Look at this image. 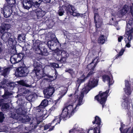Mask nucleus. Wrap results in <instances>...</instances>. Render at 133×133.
Returning <instances> with one entry per match:
<instances>
[{
  "mask_svg": "<svg viewBox=\"0 0 133 133\" xmlns=\"http://www.w3.org/2000/svg\"><path fill=\"white\" fill-rule=\"evenodd\" d=\"M59 8V9L57 13L59 16H62L63 15L64 13L65 10L61 6H60Z\"/></svg>",
  "mask_w": 133,
  "mask_h": 133,
  "instance_id": "nucleus-32",
  "label": "nucleus"
},
{
  "mask_svg": "<svg viewBox=\"0 0 133 133\" xmlns=\"http://www.w3.org/2000/svg\"><path fill=\"white\" fill-rule=\"evenodd\" d=\"M124 51L125 50L122 49L118 54L115 56L114 57L115 59H117L120 56H122L123 55Z\"/></svg>",
  "mask_w": 133,
  "mask_h": 133,
  "instance_id": "nucleus-36",
  "label": "nucleus"
},
{
  "mask_svg": "<svg viewBox=\"0 0 133 133\" xmlns=\"http://www.w3.org/2000/svg\"><path fill=\"white\" fill-rule=\"evenodd\" d=\"M55 88L53 87L49 86L46 89L44 94L47 95L45 96L46 98H49L52 96L55 92Z\"/></svg>",
  "mask_w": 133,
  "mask_h": 133,
  "instance_id": "nucleus-13",
  "label": "nucleus"
},
{
  "mask_svg": "<svg viewBox=\"0 0 133 133\" xmlns=\"http://www.w3.org/2000/svg\"><path fill=\"white\" fill-rule=\"evenodd\" d=\"M34 96L33 94L32 95H31L28 96V98L31 100L32 99L34 98Z\"/></svg>",
  "mask_w": 133,
  "mask_h": 133,
  "instance_id": "nucleus-57",
  "label": "nucleus"
},
{
  "mask_svg": "<svg viewBox=\"0 0 133 133\" xmlns=\"http://www.w3.org/2000/svg\"><path fill=\"white\" fill-rule=\"evenodd\" d=\"M105 36L103 35H101L99 37L98 42V43L102 44L104 43L106 41L105 38Z\"/></svg>",
  "mask_w": 133,
  "mask_h": 133,
  "instance_id": "nucleus-30",
  "label": "nucleus"
},
{
  "mask_svg": "<svg viewBox=\"0 0 133 133\" xmlns=\"http://www.w3.org/2000/svg\"><path fill=\"white\" fill-rule=\"evenodd\" d=\"M31 120V118L28 116L24 115L22 119V122L26 123L27 122H29Z\"/></svg>",
  "mask_w": 133,
  "mask_h": 133,
  "instance_id": "nucleus-33",
  "label": "nucleus"
},
{
  "mask_svg": "<svg viewBox=\"0 0 133 133\" xmlns=\"http://www.w3.org/2000/svg\"><path fill=\"white\" fill-rule=\"evenodd\" d=\"M12 68L11 67H8L4 69L2 71L1 75L3 76L4 77L6 78L7 77L9 73L10 68Z\"/></svg>",
  "mask_w": 133,
  "mask_h": 133,
  "instance_id": "nucleus-24",
  "label": "nucleus"
},
{
  "mask_svg": "<svg viewBox=\"0 0 133 133\" xmlns=\"http://www.w3.org/2000/svg\"><path fill=\"white\" fill-rule=\"evenodd\" d=\"M3 48V44L0 41V53L2 51Z\"/></svg>",
  "mask_w": 133,
  "mask_h": 133,
  "instance_id": "nucleus-53",
  "label": "nucleus"
},
{
  "mask_svg": "<svg viewBox=\"0 0 133 133\" xmlns=\"http://www.w3.org/2000/svg\"><path fill=\"white\" fill-rule=\"evenodd\" d=\"M36 111L37 112H38L40 113L41 114H43V112L45 111V109L43 107L40 106V105L39 106L36 107Z\"/></svg>",
  "mask_w": 133,
  "mask_h": 133,
  "instance_id": "nucleus-34",
  "label": "nucleus"
},
{
  "mask_svg": "<svg viewBox=\"0 0 133 133\" xmlns=\"http://www.w3.org/2000/svg\"><path fill=\"white\" fill-rule=\"evenodd\" d=\"M62 119L61 117V116L59 115L58 116L55 117V118L51 122L53 124L55 122H56L55 124V125H56L58 123L59 124L60 123Z\"/></svg>",
  "mask_w": 133,
  "mask_h": 133,
  "instance_id": "nucleus-28",
  "label": "nucleus"
},
{
  "mask_svg": "<svg viewBox=\"0 0 133 133\" xmlns=\"http://www.w3.org/2000/svg\"><path fill=\"white\" fill-rule=\"evenodd\" d=\"M84 80L81 79L80 80L79 79L77 78L76 81V86L78 87L79 88L81 84L83 83L84 82Z\"/></svg>",
  "mask_w": 133,
  "mask_h": 133,
  "instance_id": "nucleus-42",
  "label": "nucleus"
},
{
  "mask_svg": "<svg viewBox=\"0 0 133 133\" xmlns=\"http://www.w3.org/2000/svg\"><path fill=\"white\" fill-rule=\"evenodd\" d=\"M124 91L126 94L128 95H130L131 93V84L129 81L127 80L125 81V88Z\"/></svg>",
  "mask_w": 133,
  "mask_h": 133,
  "instance_id": "nucleus-15",
  "label": "nucleus"
},
{
  "mask_svg": "<svg viewBox=\"0 0 133 133\" xmlns=\"http://www.w3.org/2000/svg\"><path fill=\"white\" fill-rule=\"evenodd\" d=\"M97 57H96L94 59H92V62L91 63H90L89 64V65L90 64H92V63H93L94 62V61L95 60V59H97Z\"/></svg>",
  "mask_w": 133,
  "mask_h": 133,
  "instance_id": "nucleus-61",
  "label": "nucleus"
},
{
  "mask_svg": "<svg viewBox=\"0 0 133 133\" xmlns=\"http://www.w3.org/2000/svg\"><path fill=\"white\" fill-rule=\"evenodd\" d=\"M81 95L80 96L78 100V104H77L76 106H80L82 105V101L83 99V97L84 96L82 95L81 94Z\"/></svg>",
  "mask_w": 133,
  "mask_h": 133,
  "instance_id": "nucleus-40",
  "label": "nucleus"
},
{
  "mask_svg": "<svg viewBox=\"0 0 133 133\" xmlns=\"http://www.w3.org/2000/svg\"><path fill=\"white\" fill-rule=\"evenodd\" d=\"M65 72H68L70 74L72 77H73V76L75 74V72L71 68L66 70Z\"/></svg>",
  "mask_w": 133,
  "mask_h": 133,
  "instance_id": "nucleus-41",
  "label": "nucleus"
},
{
  "mask_svg": "<svg viewBox=\"0 0 133 133\" xmlns=\"http://www.w3.org/2000/svg\"><path fill=\"white\" fill-rule=\"evenodd\" d=\"M49 100L48 99H44L42 101L41 103L40 104V106L44 108L48 104Z\"/></svg>",
  "mask_w": 133,
  "mask_h": 133,
  "instance_id": "nucleus-31",
  "label": "nucleus"
},
{
  "mask_svg": "<svg viewBox=\"0 0 133 133\" xmlns=\"http://www.w3.org/2000/svg\"><path fill=\"white\" fill-rule=\"evenodd\" d=\"M8 82L7 80L5 78H3L2 81L1 83L3 84H6Z\"/></svg>",
  "mask_w": 133,
  "mask_h": 133,
  "instance_id": "nucleus-51",
  "label": "nucleus"
},
{
  "mask_svg": "<svg viewBox=\"0 0 133 133\" xmlns=\"http://www.w3.org/2000/svg\"><path fill=\"white\" fill-rule=\"evenodd\" d=\"M65 108L66 110L70 114H72L74 112V110L72 105H65L63 108Z\"/></svg>",
  "mask_w": 133,
  "mask_h": 133,
  "instance_id": "nucleus-26",
  "label": "nucleus"
},
{
  "mask_svg": "<svg viewBox=\"0 0 133 133\" xmlns=\"http://www.w3.org/2000/svg\"><path fill=\"white\" fill-rule=\"evenodd\" d=\"M17 112L18 114L19 115H25L26 114V111L25 110H23L22 109L20 108L18 110Z\"/></svg>",
  "mask_w": 133,
  "mask_h": 133,
  "instance_id": "nucleus-37",
  "label": "nucleus"
},
{
  "mask_svg": "<svg viewBox=\"0 0 133 133\" xmlns=\"http://www.w3.org/2000/svg\"><path fill=\"white\" fill-rule=\"evenodd\" d=\"M51 66L54 68H58L59 67V65L56 63H51Z\"/></svg>",
  "mask_w": 133,
  "mask_h": 133,
  "instance_id": "nucleus-50",
  "label": "nucleus"
},
{
  "mask_svg": "<svg viewBox=\"0 0 133 133\" xmlns=\"http://www.w3.org/2000/svg\"><path fill=\"white\" fill-rule=\"evenodd\" d=\"M36 53L41 55L44 56H47L48 54V52L47 49L44 47L41 48L38 51L36 52Z\"/></svg>",
  "mask_w": 133,
  "mask_h": 133,
  "instance_id": "nucleus-23",
  "label": "nucleus"
},
{
  "mask_svg": "<svg viewBox=\"0 0 133 133\" xmlns=\"http://www.w3.org/2000/svg\"><path fill=\"white\" fill-rule=\"evenodd\" d=\"M78 87H77V89H76L75 90V92L74 94V95H75V96H77V93H78L79 90H78Z\"/></svg>",
  "mask_w": 133,
  "mask_h": 133,
  "instance_id": "nucleus-55",
  "label": "nucleus"
},
{
  "mask_svg": "<svg viewBox=\"0 0 133 133\" xmlns=\"http://www.w3.org/2000/svg\"><path fill=\"white\" fill-rule=\"evenodd\" d=\"M4 118V114L2 112H0V123H2L3 121Z\"/></svg>",
  "mask_w": 133,
  "mask_h": 133,
  "instance_id": "nucleus-45",
  "label": "nucleus"
},
{
  "mask_svg": "<svg viewBox=\"0 0 133 133\" xmlns=\"http://www.w3.org/2000/svg\"><path fill=\"white\" fill-rule=\"evenodd\" d=\"M102 78L103 81L104 82H105L106 81L108 82V84L109 88L110 87V85L114 83V81L113 82L112 80L111 81V78L108 75H104L102 76Z\"/></svg>",
  "mask_w": 133,
  "mask_h": 133,
  "instance_id": "nucleus-21",
  "label": "nucleus"
},
{
  "mask_svg": "<svg viewBox=\"0 0 133 133\" xmlns=\"http://www.w3.org/2000/svg\"><path fill=\"white\" fill-rule=\"evenodd\" d=\"M7 46L9 47H12L14 46L16 44L17 42L14 38H10L7 41Z\"/></svg>",
  "mask_w": 133,
  "mask_h": 133,
  "instance_id": "nucleus-25",
  "label": "nucleus"
},
{
  "mask_svg": "<svg viewBox=\"0 0 133 133\" xmlns=\"http://www.w3.org/2000/svg\"><path fill=\"white\" fill-rule=\"evenodd\" d=\"M59 115L64 120H66L67 118H69L72 116L64 108L62 110V113Z\"/></svg>",
  "mask_w": 133,
  "mask_h": 133,
  "instance_id": "nucleus-12",
  "label": "nucleus"
},
{
  "mask_svg": "<svg viewBox=\"0 0 133 133\" xmlns=\"http://www.w3.org/2000/svg\"><path fill=\"white\" fill-rule=\"evenodd\" d=\"M93 124H96L97 126L95 127L93 130V133H97V130H98V133H100V128L102 124H101V120L100 118L96 116L95 117V119L92 122Z\"/></svg>",
  "mask_w": 133,
  "mask_h": 133,
  "instance_id": "nucleus-7",
  "label": "nucleus"
},
{
  "mask_svg": "<svg viewBox=\"0 0 133 133\" xmlns=\"http://www.w3.org/2000/svg\"><path fill=\"white\" fill-rule=\"evenodd\" d=\"M29 71L28 68L26 66H21L16 69L15 75L18 77H24L26 76Z\"/></svg>",
  "mask_w": 133,
  "mask_h": 133,
  "instance_id": "nucleus-5",
  "label": "nucleus"
},
{
  "mask_svg": "<svg viewBox=\"0 0 133 133\" xmlns=\"http://www.w3.org/2000/svg\"><path fill=\"white\" fill-rule=\"evenodd\" d=\"M11 27L10 24L3 23L0 26V33L2 34L5 33L6 30H8Z\"/></svg>",
  "mask_w": 133,
  "mask_h": 133,
  "instance_id": "nucleus-14",
  "label": "nucleus"
},
{
  "mask_svg": "<svg viewBox=\"0 0 133 133\" xmlns=\"http://www.w3.org/2000/svg\"><path fill=\"white\" fill-rule=\"evenodd\" d=\"M47 45L49 49L52 51L55 50V49L53 48L54 46H57L56 48L61 46V44L57 39L49 41L47 43Z\"/></svg>",
  "mask_w": 133,
  "mask_h": 133,
  "instance_id": "nucleus-8",
  "label": "nucleus"
},
{
  "mask_svg": "<svg viewBox=\"0 0 133 133\" xmlns=\"http://www.w3.org/2000/svg\"><path fill=\"white\" fill-rule=\"evenodd\" d=\"M55 125H55V124L54 126H52L51 128H49V131H52V130H53L55 126Z\"/></svg>",
  "mask_w": 133,
  "mask_h": 133,
  "instance_id": "nucleus-59",
  "label": "nucleus"
},
{
  "mask_svg": "<svg viewBox=\"0 0 133 133\" xmlns=\"http://www.w3.org/2000/svg\"><path fill=\"white\" fill-rule=\"evenodd\" d=\"M6 4H5L3 7L1 8V12L3 14L4 17L7 18L9 17L12 13L13 9L15 8L16 0L6 1Z\"/></svg>",
  "mask_w": 133,
  "mask_h": 133,
  "instance_id": "nucleus-1",
  "label": "nucleus"
},
{
  "mask_svg": "<svg viewBox=\"0 0 133 133\" xmlns=\"http://www.w3.org/2000/svg\"><path fill=\"white\" fill-rule=\"evenodd\" d=\"M33 54L31 52H29L27 56L29 58L31 59H33Z\"/></svg>",
  "mask_w": 133,
  "mask_h": 133,
  "instance_id": "nucleus-54",
  "label": "nucleus"
},
{
  "mask_svg": "<svg viewBox=\"0 0 133 133\" xmlns=\"http://www.w3.org/2000/svg\"><path fill=\"white\" fill-rule=\"evenodd\" d=\"M18 39L19 42H21L25 40V38L24 35L20 34L18 37Z\"/></svg>",
  "mask_w": 133,
  "mask_h": 133,
  "instance_id": "nucleus-38",
  "label": "nucleus"
},
{
  "mask_svg": "<svg viewBox=\"0 0 133 133\" xmlns=\"http://www.w3.org/2000/svg\"><path fill=\"white\" fill-rule=\"evenodd\" d=\"M124 102L122 106L124 107V109L125 110L127 109L128 111L130 107V103H129V101L128 98L126 97L124 99Z\"/></svg>",
  "mask_w": 133,
  "mask_h": 133,
  "instance_id": "nucleus-22",
  "label": "nucleus"
},
{
  "mask_svg": "<svg viewBox=\"0 0 133 133\" xmlns=\"http://www.w3.org/2000/svg\"><path fill=\"white\" fill-rule=\"evenodd\" d=\"M129 10L128 6L125 4L123 6L122 9L120 10L118 12V15L119 16L122 17Z\"/></svg>",
  "mask_w": 133,
  "mask_h": 133,
  "instance_id": "nucleus-16",
  "label": "nucleus"
},
{
  "mask_svg": "<svg viewBox=\"0 0 133 133\" xmlns=\"http://www.w3.org/2000/svg\"><path fill=\"white\" fill-rule=\"evenodd\" d=\"M47 77L48 78H49L48 79L50 80L49 81L52 82L53 80H54V79L53 78V76H52L50 75H48L47 76Z\"/></svg>",
  "mask_w": 133,
  "mask_h": 133,
  "instance_id": "nucleus-52",
  "label": "nucleus"
},
{
  "mask_svg": "<svg viewBox=\"0 0 133 133\" xmlns=\"http://www.w3.org/2000/svg\"><path fill=\"white\" fill-rule=\"evenodd\" d=\"M18 83L19 84V85L24 86H26V85L25 81L23 80H21L20 81H19L18 82Z\"/></svg>",
  "mask_w": 133,
  "mask_h": 133,
  "instance_id": "nucleus-49",
  "label": "nucleus"
},
{
  "mask_svg": "<svg viewBox=\"0 0 133 133\" xmlns=\"http://www.w3.org/2000/svg\"><path fill=\"white\" fill-rule=\"evenodd\" d=\"M11 34L9 32H5L2 34L1 36V38L4 42V43H6L9 39L10 38Z\"/></svg>",
  "mask_w": 133,
  "mask_h": 133,
  "instance_id": "nucleus-19",
  "label": "nucleus"
},
{
  "mask_svg": "<svg viewBox=\"0 0 133 133\" xmlns=\"http://www.w3.org/2000/svg\"><path fill=\"white\" fill-rule=\"evenodd\" d=\"M11 95V93L8 91H5L4 94L2 96L5 99L6 98L7 96H9Z\"/></svg>",
  "mask_w": 133,
  "mask_h": 133,
  "instance_id": "nucleus-46",
  "label": "nucleus"
},
{
  "mask_svg": "<svg viewBox=\"0 0 133 133\" xmlns=\"http://www.w3.org/2000/svg\"><path fill=\"white\" fill-rule=\"evenodd\" d=\"M92 75V74H91L90 72H89L86 76H85L83 74L79 77L78 78V79L80 80H84V82H85V80L87 79L88 77H89L90 76H91Z\"/></svg>",
  "mask_w": 133,
  "mask_h": 133,
  "instance_id": "nucleus-29",
  "label": "nucleus"
},
{
  "mask_svg": "<svg viewBox=\"0 0 133 133\" xmlns=\"http://www.w3.org/2000/svg\"><path fill=\"white\" fill-rule=\"evenodd\" d=\"M55 108V105H53L50 108L48 111L49 115V114H50L52 112L54 111Z\"/></svg>",
  "mask_w": 133,
  "mask_h": 133,
  "instance_id": "nucleus-48",
  "label": "nucleus"
},
{
  "mask_svg": "<svg viewBox=\"0 0 133 133\" xmlns=\"http://www.w3.org/2000/svg\"><path fill=\"white\" fill-rule=\"evenodd\" d=\"M49 98H48V99L49 100V101H50L51 102L52 101V100L51 99Z\"/></svg>",
  "mask_w": 133,
  "mask_h": 133,
  "instance_id": "nucleus-63",
  "label": "nucleus"
},
{
  "mask_svg": "<svg viewBox=\"0 0 133 133\" xmlns=\"http://www.w3.org/2000/svg\"><path fill=\"white\" fill-rule=\"evenodd\" d=\"M2 109H6L9 107V105L7 103H5L3 102V103L2 104Z\"/></svg>",
  "mask_w": 133,
  "mask_h": 133,
  "instance_id": "nucleus-44",
  "label": "nucleus"
},
{
  "mask_svg": "<svg viewBox=\"0 0 133 133\" xmlns=\"http://www.w3.org/2000/svg\"><path fill=\"white\" fill-rule=\"evenodd\" d=\"M98 9L96 8H94L93 12L94 14V19L96 27V32L99 31L101 26L103 24V22L98 12Z\"/></svg>",
  "mask_w": 133,
  "mask_h": 133,
  "instance_id": "nucleus-3",
  "label": "nucleus"
},
{
  "mask_svg": "<svg viewBox=\"0 0 133 133\" xmlns=\"http://www.w3.org/2000/svg\"><path fill=\"white\" fill-rule=\"evenodd\" d=\"M45 3H49L51 1V0H42V2Z\"/></svg>",
  "mask_w": 133,
  "mask_h": 133,
  "instance_id": "nucleus-58",
  "label": "nucleus"
},
{
  "mask_svg": "<svg viewBox=\"0 0 133 133\" xmlns=\"http://www.w3.org/2000/svg\"><path fill=\"white\" fill-rule=\"evenodd\" d=\"M75 9L74 8V10H71V13L69 14L72 15L74 16H79L80 15L79 14L75 12Z\"/></svg>",
  "mask_w": 133,
  "mask_h": 133,
  "instance_id": "nucleus-43",
  "label": "nucleus"
},
{
  "mask_svg": "<svg viewBox=\"0 0 133 133\" xmlns=\"http://www.w3.org/2000/svg\"><path fill=\"white\" fill-rule=\"evenodd\" d=\"M25 56V54L23 53H16L11 56L10 61L12 64L17 63L24 58Z\"/></svg>",
  "mask_w": 133,
  "mask_h": 133,
  "instance_id": "nucleus-6",
  "label": "nucleus"
},
{
  "mask_svg": "<svg viewBox=\"0 0 133 133\" xmlns=\"http://www.w3.org/2000/svg\"><path fill=\"white\" fill-rule=\"evenodd\" d=\"M34 6L36 8H38L42 2V0H31Z\"/></svg>",
  "mask_w": 133,
  "mask_h": 133,
  "instance_id": "nucleus-27",
  "label": "nucleus"
},
{
  "mask_svg": "<svg viewBox=\"0 0 133 133\" xmlns=\"http://www.w3.org/2000/svg\"><path fill=\"white\" fill-rule=\"evenodd\" d=\"M68 14H70L71 10H74V7L66 1H63V4L61 6Z\"/></svg>",
  "mask_w": 133,
  "mask_h": 133,
  "instance_id": "nucleus-10",
  "label": "nucleus"
},
{
  "mask_svg": "<svg viewBox=\"0 0 133 133\" xmlns=\"http://www.w3.org/2000/svg\"><path fill=\"white\" fill-rule=\"evenodd\" d=\"M15 85L16 84L14 82H11L8 83L7 86L9 87L10 89L12 90L15 87Z\"/></svg>",
  "mask_w": 133,
  "mask_h": 133,
  "instance_id": "nucleus-39",
  "label": "nucleus"
},
{
  "mask_svg": "<svg viewBox=\"0 0 133 133\" xmlns=\"http://www.w3.org/2000/svg\"><path fill=\"white\" fill-rule=\"evenodd\" d=\"M41 43V41L39 40H36L35 42L33 43L32 48L33 50L35 52H36L40 49V45Z\"/></svg>",
  "mask_w": 133,
  "mask_h": 133,
  "instance_id": "nucleus-18",
  "label": "nucleus"
},
{
  "mask_svg": "<svg viewBox=\"0 0 133 133\" xmlns=\"http://www.w3.org/2000/svg\"><path fill=\"white\" fill-rule=\"evenodd\" d=\"M52 124H53L52 123V122H51V123L46 124L44 126V130H47L51 126V125Z\"/></svg>",
  "mask_w": 133,
  "mask_h": 133,
  "instance_id": "nucleus-47",
  "label": "nucleus"
},
{
  "mask_svg": "<svg viewBox=\"0 0 133 133\" xmlns=\"http://www.w3.org/2000/svg\"><path fill=\"white\" fill-rule=\"evenodd\" d=\"M36 9V15L38 19H40L44 16L45 14V12L41 9Z\"/></svg>",
  "mask_w": 133,
  "mask_h": 133,
  "instance_id": "nucleus-17",
  "label": "nucleus"
},
{
  "mask_svg": "<svg viewBox=\"0 0 133 133\" xmlns=\"http://www.w3.org/2000/svg\"><path fill=\"white\" fill-rule=\"evenodd\" d=\"M123 39V37L122 36H119V37H118V41L119 42H121L122 40Z\"/></svg>",
  "mask_w": 133,
  "mask_h": 133,
  "instance_id": "nucleus-56",
  "label": "nucleus"
},
{
  "mask_svg": "<svg viewBox=\"0 0 133 133\" xmlns=\"http://www.w3.org/2000/svg\"><path fill=\"white\" fill-rule=\"evenodd\" d=\"M73 132V129H71L70 130H69V133H72Z\"/></svg>",
  "mask_w": 133,
  "mask_h": 133,
  "instance_id": "nucleus-62",
  "label": "nucleus"
},
{
  "mask_svg": "<svg viewBox=\"0 0 133 133\" xmlns=\"http://www.w3.org/2000/svg\"><path fill=\"white\" fill-rule=\"evenodd\" d=\"M61 59L59 61V63H62L64 62L67 58L68 55V53L66 51L63 50H62L61 51Z\"/></svg>",
  "mask_w": 133,
  "mask_h": 133,
  "instance_id": "nucleus-20",
  "label": "nucleus"
},
{
  "mask_svg": "<svg viewBox=\"0 0 133 133\" xmlns=\"http://www.w3.org/2000/svg\"><path fill=\"white\" fill-rule=\"evenodd\" d=\"M109 89L106 90L105 92L101 93L95 97V99L97 100L99 103L102 105V108L104 107L109 93Z\"/></svg>",
  "mask_w": 133,
  "mask_h": 133,
  "instance_id": "nucleus-4",
  "label": "nucleus"
},
{
  "mask_svg": "<svg viewBox=\"0 0 133 133\" xmlns=\"http://www.w3.org/2000/svg\"><path fill=\"white\" fill-rule=\"evenodd\" d=\"M93 128H90L89 129V131L88 132V133H89V131L90 130H93Z\"/></svg>",
  "mask_w": 133,
  "mask_h": 133,
  "instance_id": "nucleus-64",
  "label": "nucleus"
},
{
  "mask_svg": "<svg viewBox=\"0 0 133 133\" xmlns=\"http://www.w3.org/2000/svg\"><path fill=\"white\" fill-rule=\"evenodd\" d=\"M4 101V99H2L0 100V107L1 106L2 104L3 103V102Z\"/></svg>",
  "mask_w": 133,
  "mask_h": 133,
  "instance_id": "nucleus-60",
  "label": "nucleus"
},
{
  "mask_svg": "<svg viewBox=\"0 0 133 133\" xmlns=\"http://www.w3.org/2000/svg\"><path fill=\"white\" fill-rule=\"evenodd\" d=\"M22 4L23 7L25 9L28 10L31 7L35 8L31 0H23Z\"/></svg>",
  "mask_w": 133,
  "mask_h": 133,
  "instance_id": "nucleus-11",
  "label": "nucleus"
},
{
  "mask_svg": "<svg viewBox=\"0 0 133 133\" xmlns=\"http://www.w3.org/2000/svg\"><path fill=\"white\" fill-rule=\"evenodd\" d=\"M92 75L90 76V79L89 82L86 84L85 86L83 88L81 91V94L83 96L84 94H87L90 90L97 85L98 79L96 77H93Z\"/></svg>",
  "mask_w": 133,
  "mask_h": 133,
  "instance_id": "nucleus-2",
  "label": "nucleus"
},
{
  "mask_svg": "<svg viewBox=\"0 0 133 133\" xmlns=\"http://www.w3.org/2000/svg\"><path fill=\"white\" fill-rule=\"evenodd\" d=\"M98 61V59H97V62H96V63H95L94 65L92 67L91 69L90 70V71L89 72H90V73L92 74V75H94V73H95V69L98 62H97Z\"/></svg>",
  "mask_w": 133,
  "mask_h": 133,
  "instance_id": "nucleus-35",
  "label": "nucleus"
},
{
  "mask_svg": "<svg viewBox=\"0 0 133 133\" xmlns=\"http://www.w3.org/2000/svg\"><path fill=\"white\" fill-rule=\"evenodd\" d=\"M41 69V65L39 63H36V66H35L34 70L32 71V72L35 73L37 78L38 79H40L44 77L43 74L40 73Z\"/></svg>",
  "mask_w": 133,
  "mask_h": 133,
  "instance_id": "nucleus-9",
  "label": "nucleus"
}]
</instances>
